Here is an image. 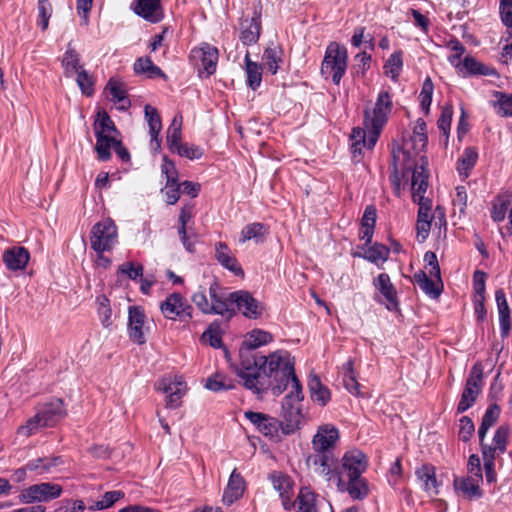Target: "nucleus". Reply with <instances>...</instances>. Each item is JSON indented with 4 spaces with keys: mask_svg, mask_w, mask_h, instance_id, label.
Wrapping results in <instances>:
<instances>
[{
    "mask_svg": "<svg viewBox=\"0 0 512 512\" xmlns=\"http://www.w3.org/2000/svg\"><path fill=\"white\" fill-rule=\"evenodd\" d=\"M235 313L241 312L246 318L258 319L263 313L262 304L255 299L248 291L239 290L232 292Z\"/></svg>",
    "mask_w": 512,
    "mask_h": 512,
    "instance_id": "19",
    "label": "nucleus"
},
{
    "mask_svg": "<svg viewBox=\"0 0 512 512\" xmlns=\"http://www.w3.org/2000/svg\"><path fill=\"white\" fill-rule=\"evenodd\" d=\"M414 282L419 288L430 298L437 299L442 292V282L438 281L439 284L435 283L427 274L420 270L413 275Z\"/></svg>",
    "mask_w": 512,
    "mask_h": 512,
    "instance_id": "36",
    "label": "nucleus"
},
{
    "mask_svg": "<svg viewBox=\"0 0 512 512\" xmlns=\"http://www.w3.org/2000/svg\"><path fill=\"white\" fill-rule=\"evenodd\" d=\"M308 387L311 394V399L321 406H325L331 398L330 390L321 383L317 375H310L308 380Z\"/></svg>",
    "mask_w": 512,
    "mask_h": 512,
    "instance_id": "37",
    "label": "nucleus"
},
{
    "mask_svg": "<svg viewBox=\"0 0 512 512\" xmlns=\"http://www.w3.org/2000/svg\"><path fill=\"white\" fill-rule=\"evenodd\" d=\"M368 465V458L361 450L346 451L338 462L335 478L337 489L347 492L353 500L365 499L369 495V484L362 474Z\"/></svg>",
    "mask_w": 512,
    "mask_h": 512,
    "instance_id": "2",
    "label": "nucleus"
},
{
    "mask_svg": "<svg viewBox=\"0 0 512 512\" xmlns=\"http://www.w3.org/2000/svg\"><path fill=\"white\" fill-rule=\"evenodd\" d=\"M182 136V116L176 115L172 119L168 129H167V144L171 152H175V149L179 147L181 143Z\"/></svg>",
    "mask_w": 512,
    "mask_h": 512,
    "instance_id": "43",
    "label": "nucleus"
},
{
    "mask_svg": "<svg viewBox=\"0 0 512 512\" xmlns=\"http://www.w3.org/2000/svg\"><path fill=\"white\" fill-rule=\"evenodd\" d=\"M495 300L499 315L500 334L502 338H507L511 330V310L502 289L495 291Z\"/></svg>",
    "mask_w": 512,
    "mask_h": 512,
    "instance_id": "31",
    "label": "nucleus"
},
{
    "mask_svg": "<svg viewBox=\"0 0 512 512\" xmlns=\"http://www.w3.org/2000/svg\"><path fill=\"white\" fill-rule=\"evenodd\" d=\"M77 74V84L79 88L81 89L82 93L86 96H91L94 92L93 89V79L92 77L87 73L86 70L81 69Z\"/></svg>",
    "mask_w": 512,
    "mask_h": 512,
    "instance_id": "60",
    "label": "nucleus"
},
{
    "mask_svg": "<svg viewBox=\"0 0 512 512\" xmlns=\"http://www.w3.org/2000/svg\"><path fill=\"white\" fill-rule=\"evenodd\" d=\"M269 235V226L260 222H253L245 225L239 237V243L254 241L256 244L263 243Z\"/></svg>",
    "mask_w": 512,
    "mask_h": 512,
    "instance_id": "32",
    "label": "nucleus"
},
{
    "mask_svg": "<svg viewBox=\"0 0 512 512\" xmlns=\"http://www.w3.org/2000/svg\"><path fill=\"white\" fill-rule=\"evenodd\" d=\"M106 88L112 96V101L120 104L121 109H125L130 105L129 100L126 97V91L123 89L120 82L110 79Z\"/></svg>",
    "mask_w": 512,
    "mask_h": 512,
    "instance_id": "51",
    "label": "nucleus"
},
{
    "mask_svg": "<svg viewBox=\"0 0 512 512\" xmlns=\"http://www.w3.org/2000/svg\"><path fill=\"white\" fill-rule=\"evenodd\" d=\"M482 377L481 365L475 364L466 380L465 388L457 405V413H464L474 405L481 391Z\"/></svg>",
    "mask_w": 512,
    "mask_h": 512,
    "instance_id": "15",
    "label": "nucleus"
},
{
    "mask_svg": "<svg viewBox=\"0 0 512 512\" xmlns=\"http://www.w3.org/2000/svg\"><path fill=\"white\" fill-rule=\"evenodd\" d=\"M94 131L96 137L95 150L98 159L107 161L111 157L110 149L117 142L119 132L114 122L105 111L98 113V117L94 123Z\"/></svg>",
    "mask_w": 512,
    "mask_h": 512,
    "instance_id": "7",
    "label": "nucleus"
},
{
    "mask_svg": "<svg viewBox=\"0 0 512 512\" xmlns=\"http://www.w3.org/2000/svg\"><path fill=\"white\" fill-rule=\"evenodd\" d=\"M373 285L377 292L374 296L375 301L385 304L386 308L390 311L398 308L397 291L387 273L379 274L373 280Z\"/></svg>",
    "mask_w": 512,
    "mask_h": 512,
    "instance_id": "18",
    "label": "nucleus"
},
{
    "mask_svg": "<svg viewBox=\"0 0 512 512\" xmlns=\"http://www.w3.org/2000/svg\"><path fill=\"white\" fill-rule=\"evenodd\" d=\"M144 114H145V119L149 126V133L151 136V145L155 146V148L158 149L160 147L159 134L162 129L161 117L158 113V110L149 104L145 105Z\"/></svg>",
    "mask_w": 512,
    "mask_h": 512,
    "instance_id": "34",
    "label": "nucleus"
},
{
    "mask_svg": "<svg viewBox=\"0 0 512 512\" xmlns=\"http://www.w3.org/2000/svg\"><path fill=\"white\" fill-rule=\"evenodd\" d=\"M272 335L261 329H254L246 335L243 344L251 350H254L262 345H266L272 341Z\"/></svg>",
    "mask_w": 512,
    "mask_h": 512,
    "instance_id": "47",
    "label": "nucleus"
},
{
    "mask_svg": "<svg viewBox=\"0 0 512 512\" xmlns=\"http://www.w3.org/2000/svg\"><path fill=\"white\" fill-rule=\"evenodd\" d=\"M509 434L510 429L508 426H499L494 433L492 444H482V452L485 451V448H488L490 450V454L494 457L503 454L507 449Z\"/></svg>",
    "mask_w": 512,
    "mask_h": 512,
    "instance_id": "35",
    "label": "nucleus"
},
{
    "mask_svg": "<svg viewBox=\"0 0 512 512\" xmlns=\"http://www.w3.org/2000/svg\"><path fill=\"white\" fill-rule=\"evenodd\" d=\"M97 314L100 322L104 328H109L112 325V310L110 307V300L105 295H99L96 298Z\"/></svg>",
    "mask_w": 512,
    "mask_h": 512,
    "instance_id": "50",
    "label": "nucleus"
},
{
    "mask_svg": "<svg viewBox=\"0 0 512 512\" xmlns=\"http://www.w3.org/2000/svg\"><path fill=\"white\" fill-rule=\"evenodd\" d=\"M147 317L141 306H129L128 308V335L139 345L146 343L145 323Z\"/></svg>",
    "mask_w": 512,
    "mask_h": 512,
    "instance_id": "21",
    "label": "nucleus"
},
{
    "mask_svg": "<svg viewBox=\"0 0 512 512\" xmlns=\"http://www.w3.org/2000/svg\"><path fill=\"white\" fill-rule=\"evenodd\" d=\"M124 497V493L120 490L106 492L102 499L96 501L94 505L90 507L91 510H103L113 506L118 500Z\"/></svg>",
    "mask_w": 512,
    "mask_h": 512,
    "instance_id": "56",
    "label": "nucleus"
},
{
    "mask_svg": "<svg viewBox=\"0 0 512 512\" xmlns=\"http://www.w3.org/2000/svg\"><path fill=\"white\" fill-rule=\"evenodd\" d=\"M161 172L166 176V183L178 182V172L173 161L163 157Z\"/></svg>",
    "mask_w": 512,
    "mask_h": 512,
    "instance_id": "61",
    "label": "nucleus"
},
{
    "mask_svg": "<svg viewBox=\"0 0 512 512\" xmlns=\"http://www.w3.org/2000/svg\"><path fill=\"white\" fill-rule=\"evenodd\" d=\"M338 462L334 452H311L306 458L308 468L326 481L335 482Z\"/></svg>",
    "mask_w": 512,
    "mask_h": 512,
    "instance_id": "11",
    "label": "nucleus"
},
{
    "mask_svg": "<svg viewBox=\"0 0 512 512\" xmlns=\"http://www.w3.org/2000/svg\"><path fill=\"white\" fill-rule=\"evenodd\" d=\"M392 97L387 91L378 94L374 107L364 110V126L353 128L350 135L351 152L356 161H360L362 149H373L381 134L382 129L388 121L392 111Z\"/></svg>",
    "mask_w": 512,
    "mask_h": 512,
    "instance_id": "1",
    "label": "nucleus"
},
{
    "mask_svg": "<svg viewBox=\"0 0 512 512\" xmlns=\"http://www.w3.org/2000/svg\"><path fill=\"white\" fill-rule=\"evenodd\" d=\"M262 5L260 2L253 6L251 17L242 16L239 21V39L245 46H251L259 41L262 32Z\"/></svg>",
    "mask_w": 512,
    "mask_h": 512,
    "instance_id": "12",
    "label": "nucleus"
},
{
    "mask_svg": "<svg viewBox=\"0 0 512 512\" xmlns=\"http://www.w3.org/2000/svg\"><path fill=\"white\" fill-rule=\"evenodd\" d=\"M499 9L503 24L512 28V0H500Z\"/></svg>",
    "mask_w": 512,
    "mask_h": 512,
    "instance_id": "64",
    "label": "nucleus"
},
{
    "mask_svg": "<svg viewBox=\"0 0 512 512\" xmlns=\"http://www.w3.org/2000/svg\"><path fill=\"white\" fill-rule=\"evenodd\" d=\"M38 20L37 25L45 31L49 26V20L52 16V5L48 0H38Z\"/></svg>",
    "mask_w": 512,
    "mask_h": 512,
    "instance_id": "54",
    "label": "nucleus"
},
{
    "mask_svg": "<svg viewBox=\"0 0 512 512\" xmlns=\"http://www.w3.org/2000/svg\"><path fill=\"white\" fill-rule=\"evenodd\" d=\"M215 259L223 268L229 270L235 276H244V270L225 242L215 244Z\"/></svg>",
    "mask_w": 512,
    "mask_h": 512,
    "instance_id": "28",
    "label": "nucleus"
},
{
    "mask_svg": "<svg viewBox=\"0 0 512 512\" xmlns=\"http://www.w3.org/2000/svg\"><path fill=\"white\" fill-rule=\"evenodd\" d=\"M218 58V49L209 43H201L190 52V60L197 67L200 77L203 74L205 77H209L215 73Z\"/></svg>",
    "mask_w": 512,
    "mask_h": 512,
    "instance_id": "10",
    "label": "nucleus"
},
{
    "mask_svg": "<svg viewBox=\"0 0 512 512\" xmlns=\"http://www.w3.org/2000/svg\"><path fill=\"white\" fill-rule=\"evenodd\" d=\"M344 375H343V384L345 388L352 394L359 395L360 394V384L356 380V375L353 370V362L352 360H348L343 365Z\"/></svg>",
    "mask_w": 512,
    "mask_h": 512,
    "instance_id": "52",
    "label": "nucleus"
},
{
    "mask_svg": "<svg viewBox=\"0 0 512 512\" xmlns=\"http://www.w3.org/2000/svg\"><path fill=\"white\" fill-rule=\"evenodd\" d=\"M205 387L213 392H219L233 389L235 384L232 378L217 372L207 379Z\"/></svg>",
    "mask_w": 512,
    "mask_h": 512,
    "instance_id": "46",
    "label": "nucleus"
},
{
    "mask_svg": "<svg viewBox=\"0 0 512 512\" xmlns=\"http://www.w3.org/2000/svg\"><path fill=\"white\" fill-rule=\"evenodd\" d=\"M339 430L330 424L320 426L311 441L312 452H334Z\"/></svg>",
    "mask_w": 512,
    "mask_h": 512,
    "instance_id": "20",
    "label": "nucleus"
},
{
    "mask_svg": "<svg viewBox=\"0 0 512 512\" xmlns=\"http://www.w3.org/2000/svg\"><path fill=\"white\" fill-rule=\"evenodd\" d=\"M269 479L273 488L279 493L283 508L287 511L293 509L295 507V502H293V480L289 476L280 472L271 473L269 475Z\"/></svg>",
    "mask_w": 512,
    "mask_h": 512,
    "instance_id": "23",
    "label": "nucleus"
},
{
    "mask_svg": "<svg viewBox=\"0 0 512 512\" xmlns=\"http://www.w3.org/2000/svg\"><path fill=\"white\" fill-rule=\"evenodd\" d=\"M282 54V49L278 46L267 47L263 52V64L273 75L278 72L279 64L282 63Z\"/></svg>",
    "mask_w": 512,
    "mask_h": 512,
    "instance_id": "44",
    "label": "nucleus"
},
{
    "mask_svg": "<svg viewBox=\"0 0 512 512\" xmlns=\"http://www.w3.org/2000/svg\"><path fill=\"white\" fill-rule=\"evenodd\" d=\"M302 386L296 383L292 386V390L287 394L282 401L281 415L284 418L285 424L283 427L284 434L293 433L298 429L302 423V400H303Z\"/></svg>",
    "mask_w": 512,
    "mask_h": 512,
    "instance_id": "8",
    "label": "nucleus"
},
{
    "mask_svg": "<svg viewBox=\"0 0 512 512\" xmlns=\"http://www.w3.org/2000/svg\"><path fill=\"white\" fill-rule=\"evenodd\" d=\"M424 262L426 263V266L430 268V276L435 277L438 281H441L440 266L436 254L432 251H427L424 254Z\"/></svg>",
    "mask_w": 512,
    "mask_h": 512,
    "instance_id": "62",
    "label": "nucleus"
},
{
    "mask_svg": "<svg viewBox=\"0 0 512 512\" xmlns=\"http://www.w3.org/2000/svg\"><path fill=\"white\" fill-rule=\"evenodd\" d=\"M244 415L265 436L278 438L280 429L283 431L284 424L267 414L246 411Z\"/></svg>",
    "mask_w": 512,
    "mask_h": 512,
    "instance_id": "22",
    "label": "nucleus"
},
{
    "mask_svg": "<svg viewBox=\"0 0 512 512\" xmlns=\"http://www.w3.org/2000/svg\"><path fill=\"white\" fill-rule=\"evenodd\" d=\"M265 369L269 387L275 396L281 395L288 384L300 383L294 368V359L285 350H278L265 356Z\"/></svg>",
    "mask_w": 512,
    "mask_h": 512,
    "instance_id": "3",
    "label": "nucleus"
},
{
    "mask_svg": "<svg viewBox=\"0 0 512 512\" xmlns=\"http://www.w3.org/2000/svg\"><path fill=\"white\" fill-rule=\"evenodd\" d=\"M133 69L136 74H143L149 79L166 78L165 73L153 63L150 57L136 59Z\"/></svg>",
    "mask_w": 512,
    "mask_h": 512,
    "instance_id": "38",
    "label": "nucleus"
},
{
    "mask_svg": "<svg viewBox=\"0 0 512 512\" xmlns=\"http://www.w3.org/2000/svg\"><path fill=\"white\" fill-rule=\"evenodd\" d=\"M460 71L468 75H489L491 74L486 66L472 57H465L462 61Z\"/></svg>",
    "mask_w": 512,
    "mask_h": 512,
    "instance_id": "53",
    "label": "nucleus"
},
{
    "mask_svg": "<svg viewBox=\"0 0 512 512\" xmlns=\"http://www.w3.org/2000/svg\"><path fill=\"white\" fill-rule=\"evenodd\" d=\"M118 272L131 280H136L143 276V266L133 262H124L118 267Z\"/></svg>",
    "mask_w": 512,
    "mask_h": 512,
    "instance_id": "59",
    "label": "nucleus"
},
{
    "mask_svg": "<svg viewBox=\"0 0 512 512\" xmlns=\"http://www.w3.org/2000/svg\"><path fill=\"white\" fill-rule=\"evenodd\" d=\"M482 480L478 477L467 475L466 477H455L453 486L455 491L467 500H477L482 497L483 492L480 488Z\"/></svg>",
    "mask_w": 512,
    "mask_h": 512,
    "instance_id": "26",
    "label": "nucleus"
},
{
    "mask_svg": "<svg viewBox=\"0 0 512 512\" xmlns=\"http://www.w3.org/2000/svg\"><path fill=\"white\" fill-rule=\"evenodd\" d=\"M210 312L209 314H218L222 317L231 318L235 315L234 301H232V292L225 294L216 280L209 285Z\"/></svg>",
    "mask_w": 512,
    "mask_h": 512,
    "instance_id": "17",
    "label": "nucleus"
},
{
    "mask_svg": "<svg viewBox=\"0 0 512 512\" xmlns=\"http://www.w3.org/2000/svg\"><path fill=\"white\" fill-rule=\"evenodd\" d=\"M389 253L390 248L384 244L375 242L373 245L364 250L363 255L358 254V256L363 257L367 261L378 265L379 262L384 263L388 260Z\"/></svg>",
    "mask_w": 512,
    "mask_h": 512,
    "instance_id": "41",
    "label": "nucleus"
},
{
    "mask_svg": "<svg viewBox=\"0 0 512 512\" xmlns=\"http://www.w3.org/2000/svg\"><path fill=\"white\" fill-rule=\"evenodd\" d=\"M117 241V226L112 219L106 218L93 225L90 233V242L91 248L96 253L110 251Z\"/></svg>",
    "mask_w": 512,
    "mask_h": 512,
    "instance_id": "9",
    "label": "nucleus"
},
{
    "mask_svg": "<svg viewBox=\"0 0 512 512\" xmlns=\"http://www.w3.org/2000/svg\"><path fill=\"white\" fill-rule=\"evenodd\" d=\"M63 461L61 457H39L32 459L25 465V470L35 471L39 475L51 472L52 468L59 466Z\"/></svg>",
    "mask_w": 512,
    "mask_h": 512,
    "instance_id": "39",
    "label": "nucleus"
},
{
    "mask_svg": "<svg viewBox=\"0 0 512 512\" xmlns=\"http://www.w3.org/2000/svg\"><path fill=\"white\" fill-rule=\"evenodd\" d=\"M2 260L10 271L24 270L30 260V253L23 246H13L4 250Z\"/></svg>",
    "mask_w": 512,
    "mask_h": 512,
    "instance_id": "27",
    "label": "nucleus"
},
{
    "mask_svg": "<svg viewBox=\"0 0 512 512\" xmlns=\"http://www.w3.org/2000/svg\"><path fill=\"white\" fill-rule=\"evenodd\" d=\"M420 487L429 495H438L440 482L436 479V469L431 464H423L415 471Z\"/></svg>",
    "mask_w": 512,
    "mask_h": 512,
    "instance_id": "30",
    "label": "nucleus"
},
{
    "mask_svg": "<svg viewBox=\"0 0 512 512\" xmlns=\"http://www.w3.org/2000/svg\"><path fill=\"white\" fill-rule=\"evenodd\" d=\"M494 97L496 101L491 104L496 109V112L501 117L512 116V94H508L501 91H495Z\"/></svg>",
    "mask_w": 512,
    "mask_h": 512,
    "instance_id": "45",
    "label": "nucleus"
},
{
    "mask_svg": "<svg viewBox=\"0 0 512 512\" xmlns=\"http://www.w3.org/2000/svg\"><path fill=\"white\" fill-rule=\"evenodd\" d=\"M244 62L247 85L255 91L259 88L262 82V66L250 59L249 52L246 53Z\"/></svg>",
    "mask_w": 512,
    "mask_h": 512,
    "instance_id": "40",
    "label": "nucleus"
},
{
    "mask_svg": "<svg viewBox=\"0 0 512 512\" xmlns=\"http://www.w3.org/2000/svg\"><path fill=\"white\" fill-rule=\"evenodd\" d=\"M477 159L478 152L475 148H465L461 158L458 160L457 170L459 174L468 176V172L475 166Z\"/></svg>",
    "mask_w": 512,
    "mask_h": 512,
    "instance_id": "48",
    "label": "nucleus"
},
{
    "mask_svg": "<svg viewBox=\"0 0 512 512\" xmlns=\"http://www.w3.org/2000/svg\"><path fill=\"white\" fill-rule=\"evenodd\" d=\"M130 8L136 15L151 23H158L164 18L161 0H134Z\"/></svg>",
    "mask_w": 512,
    "mask_h": 512,
    "instance_id": "24",
    "label": "nucleus"
},
{
    "mask_svg": "<svg viewBox=\"0 0 512 512\" xmlns=\"http://www.w3.org/2000/svg\"><path fill=\"white\" fill-rule=\"evenodd\" d=\"M62 491V487L58 484L43 482L31 485L24 489L19 495V500L20 502L27 504L34 502H49L59 498Z\"/></svg>",
    "mask_w": 512,
    "mask_h": 512,
    "instance_id": "14",
    "label": "nucleus"
},
{
    "mask_svg": "<svg viewBox=\"0 0 512 512\" xmlns=\"http://www.w3.org/2000/svg\"><path fill=\"white\" fill-rule=\"evenodd\" d=\"M265 363L264 355L241 352V360L236 368V373L243 386L256 395H261L269 388Z\"/></svg>",
    "mask_w": 512,
    "mask_h": 512,
    "instance_id": "4",
    "label": "nucleus"
},
{
    "mask_svg": "<svg viewBox=\"0 0 512 512\" xmlns=\"http://www.w3.org/2000/svg\"><path fill=\"white\" fill-rule=\"evenodd\" d=\"M433 91L434 84L431 78L427 77L422 84L421 92L419 95L420 106L426 114L429 112L432 103Z\"/></svg>",
    "mask_w": 512,
    "mask_h": 512,
    "instance_id": "55",
    "label": "nucleus"
},
{
    "mask_svg": "<svg viewBox=\"0 0 512 512\" xmlns=\"http://www.w3.org/2000/svg\"><path fill=\"white\" fill-rule=\"evenodd\" d=\"M347 66L348 54L345 46L337 42H330L321 63V75L325 79L331 78L335 85H339L346 73Z\"/></svg>",
    "mask_w": 512,
    "mask_h": 512,
    "instance_id": "6",
    "label": "nucleus"
},
{
    "mask_svg": "<svg viewBox=\"0 0 512 512\" xmlns=\"http://www.w3.org/2000/svg\"><path fill=\"white\" fill-rule=\"evenodd\" d=\"M483 462H484V470H485V478L488 483H494L496 481V473H495V458L492 454H490V450L485 448L482 454Z\"/></svg>",
    "mask_w": 512,
    "mask_h": 512,
    "instance_id": "58",
    "label": "nucleus"
},
{
    "mask_svg": "<svg viewBox=\"0 0 512 512\" xmlns=\"http://www.w3.org/2000/svg\"><path fill=\"white\" fill-rule=\"evenodd\" d=\"M62 66L64 68V74L66 77H72L74 74L83 69L80 65V56L77 51L71 47V43L68 44L67 50L64 53Z\"/></svg>",
    "mask_w": 512,
    "mask_h": 512,
    "instance_id": "42",
    "label": "nucleus"
},
{
    "mask_svg": "<svg viewBox=\"0 0 512 512\" xmlns=\"http://www.w3.org/2000/svg\"><path fill=\"white\" fill-rule=\"evenodd\" d=\"M295 502L297 512H320V510L328 506L332 510V506L326 503L323 499H319V496L312 492L309 488L303 487L300 489Z\"/></svg>",
    "mask_w": 512,
    "mask_h": 512,
    "instance_id": "25",
    "label": "nucleus"
},
{
    "mask_svg": "<svg viewBox=\"0 0 512 512\" xmlns=\"http://www.w3.org/2000/svg\"><path fill=\"white\" fill-rule=\"evenodd\" d=\"M66 415L62 399L55 398L43 404L35 414L29 418L25 425L18 428V434L29 437L39 428L53 427Z\"/></svg>",
    "mask_w": 512,
    "mask_h": 512,
    "instance_id": "5",
    "label": "nucleus"
},
{
    "mask_svg": "<svg viewBox=\"0 0 512 512\" xmlns=\"http://www.w3.org/2000/svg\"><path fill=\"white\" fill-rule=\"evenodd\" d=\"M403 60L402 52L397 51L390 55L384 65L385 74L389 76L393 81H397L402 71Z\"/></svg>",
    "mask_w": 512,
    "mask_h": 512,
    "instance_id": "49",
    "label": "nucleus"
},
{
    "mask_svg": "<svg viewBox=\"0 0 512 512\" xmlns=\"http://www.w3.org/2000/svg\"><path fill=\"white\" fill-rule=\"evenodd\" d=\"M475 431V426L471 418L468 416H463L460 419V429H459V438L463 442H467L472 437Z\"/></svg>",
    "mask_w": 512,
    "mask_h": 512,
    "instance_id": "63",
    "label": "nucleus"
},
{
    "mask_svg": "<svg viewBox=\"0 0 512 512\" xmlns=\"http://www.w3.org/2000/svg\"><path fill=\"white\" fill-rule=\"evenodd\" d=\"M428 177V172L423 165L417 166L413 170L411 186L412 198L415 203L426 201L427 198L424 195L428 188Z\"/></svg>",
    "mask_w": 512,
    "mask_h": 512,
    "instance_id": "33",
    "label": "nucleus"
},
{
    "mask_svg": "<svg viewBox=\"0 0 512 512\" xmlns=\"http://www.w3.org/2000/svg\"><path fill=\"white\" fill-rule=\"evenodd\" d=\"M181 157L188 158L190 160L200 159L204 151L200 146L194 144L183 143L175 149V152Z\"/></svg>",
    "mask_w": 512,
    "mask_h": 512,
    "instance_id": "57",
    "label": "nucleus"
},
{
    "mask_svg": "<svg viewBox=\"0 0 512 512\" xmlns=\"http://www.w3.org/2000/svg\"><path fill=\"white\" fill-rule=\"evenodd\" d=\"M156 390L167 395L166 407L176 409L181 405V398L187 387L181 376H165L155 384Z\"/></svg>",
    "mask_w": 512,
    "mask_h": 512,
    "instance_id": "16",
    "label": "nucleus"
},
{
    "mask_svg": "<svg viewBox=\"0 0 512 512\" xmlns=\"http://www.w3.org/2000/svg\"><path fill=\"white\" fill-rule=\"evenodd\" d=\"M160 310L163 316L169 320H179L182 322L192 318L193 308L187 299L180 293H172L161 302Z\"/></svg>",
    "mask_w": 512,
    "mask_h": 512,
    "instance_id": "13",
    "label": "nucleus"
},
{
    "mask_svg": "<svg viewBox=\"0 0 512 512\" xmlns=\"http://www.w3.org/2000/svg\"><path fill=\"white\" fill-rule=\"evenodd\" d=\"M246 489V481L243 476L235 468L230 474L228 483L224 489L222 501L226 505H232L239 500Z\"/></svg>",
    "mask_w": 512,
    "mask_h": 512,
    "instance_id": "29",
    "label": "nucleus"
}]
</instances>
